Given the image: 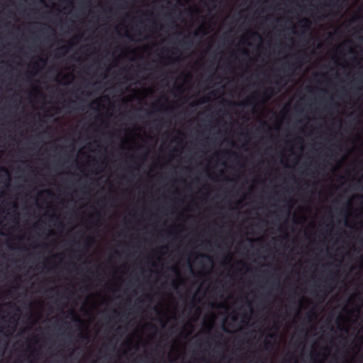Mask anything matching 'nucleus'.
I'll list each match as a JSON object with an SVG mask.
<instances>
[{
    "label": "nucleus",
    "mask_w": 363,
    "mask_h": 363,
    "mask_svg": "<svg viewBox=\"0 0 363 363\" xmlns=\"http://www.w3.org/2000/svg\"><path fill=\"white\" fill-rule=\"evenodd\" d=\"M79 337L83 340V341H88L89 340V337L87 335H85V334H80V336Z\"/></svg>",
    "instance_id": "obj_6"
},
{
    "label": "nucleus",
    "mask_w": 363,
    "mask_h": 363,
    "mask_svg": "<svg viewBox=\"0 0 363 363\" xmlns=\"http://www.w3.org/2000/svg\"><path fill=\"white\" fill-rule=\"evenodd\" d=\"M357 183V184L361 185L362 189H363V177L361 179H358Z\"/></svg>",
    "instance_id": "obj_8"
},
{
    "label": "nucleus",
    "mask_w": 363,
    "mask_h": 363,
    "mask_svg": "<svg viewBox=\"0 0 363 363\" xmlns=\"http://www.w3.org/2000/svg\"><path fill=\"white\" fill-rule=\"evenodd\" d=\"M200 256L203 257H206L209 261H211V258L209 256L205 255H200Z\"/></svg>",
    "instance_id": "obj_12"
},
{
    "label": "nucleus",
    "mask_w": 363,
    "mask_h": 363,
    "mask_svg": "<svg viewBox=\"0 0 363 363\" xmlns=\"http://www.w3.org/2000/svg\"><path fill=\"white\" fill-rule=\"evenodd\" d=\"M180 44L183 47H189L191 45V42L189 40V37H185L182 40H181Z\"/></svg>",
    "instance_id": "obj_4"
},
{
    "label": "nucleus",
    "mask_w": 363,
    "mask_h": 363,
    "mask_svg": "<svg viewBox=\"0 0 363 363\" xmlns=\"http://www.w3.org/2000/svg\"><path fill=\"white\" fill-rule=\"evenodd\" d=\"M76 320L79 321V322L80 321V320L79 318H77Z\"/></svg>",
    "instance_id": "obj_29"
},
{
    "label": "nucleus",
    "mask_w": 363,
    "mask_h": 363,
    "mask_svg": "<svg viewBox=\"0 0 363 363\" xmlns=\"http://www.w3.org/2000/svg\"><path fill=\"white\" fill-rule=\"evenodd\" d=\"M197 35H198V32L196 31L194 33V35L196 36Z\"/></svg>",
    "instance_id": "obj_25"
},
{
    "label": "nucleus",
    "mask_w": 363,
    "mask_h": 363,
    "mask_svg": "<svg viewBox=\"0 0 363 363\" xmlns=\"http://www.w3.org/2000/svg\"><path fill=\"white\" fill-rule=\"evenodd\" d=\"M13 207H14V208H16V203H13Z\"/></svg>",
    "instance_id": "obj_28"
},
{
    "label": "nucleus",
    "mask_w": 363,
    "mask_h": 363,
    "mask_svg": "<svg viewBox=\"0 0 363 363\" xmlns=\"http://www.w3.org/2000/svg\"><path fill=\"white\" fill-rule=\"evenodd\" d=\"M296 64H298L300 65L301 64V61H300V57H298L295 59V61L294 62H291V63H289L287 65V69L288 70H294L295 69V65Z\"/></svg>",
    "instance_id": "obj_1"
},
{
    "label": "nucleus",
    "mask_w": 363,
    "mask_h": 363,
    "mask_svg": "<svg viewBox=\"0 0 363 363\" xmlns=\"http://www.w3.org/2000/svg\"><path fill=\"white\" fill-rule=\"evenodd\" d=\"M311 315H313V316H315V313H314L313 312H311V313H309L308 314V318H311Z\"/></svg>",
    "instance_id": "obj_13"
},
{
    "label": "nucleus",
    "mask_w": 363,
    "mask_h": 363,
    "mask_svg": "<svg viewBox=\"0 0 363 363\" xmlns=\"http://www.w3.org/2000/svg\"><path fill=\"white\" fill-rule=\"evenodd\" d=\"M269 336V337H271V338H273V337H274V335L273 334H270Z\"/></svg>",
    "instance_id": "obj_21"
},
{
    "label": "nucleus",
    "mask_w": 363,
    "mask_h": 363,
    "mask_svg": "<svg viewBox=\"0 0 363 363\" xmlns=\"http://www.w3.org/2000/svg\"><path fill=\"white\" fill-rule=\"evenodd\" d=\"M40 62H43V64H45V61L43 59H40Z\"/></svg>",
    "instance_id": "obj_18"
},
{
    "label": "nucleus",
    "mask_w": 363,
    "mask_h": 363,
    "mask_svg": "<svg viewBox=\"0 0 363 363\" xmlns=\"http://www.w3.org/2000/svg\"><path fill=\"white\" fill-rule=\"evenodd\" d=\"M0 170H1V171H2V172H5V173H6V174H9V173H8V170H7L5 167H1V168L0 169Z\"/></svg>",
    "instance_id": "obj_11"
},
{
    "label": "nucleus",
    "mask_w": 363,
    "mask_h": 363,
    "mask_svg": "<svg viewBox=\"0 0 363 363\" xmlns=\"http://www.w3.org/2000/svg\"><path fill=\"white\" fill-rule=\"evenodd\" d=\"M209 101V97L205 96L203 99L199 101V104H204Z\"/></svg>",
    "instance_id": "obj_7"
},
{
    "label": "nucleus",
    "mask_w": 363,
    "mask_h": 363,
    "mask_svg": "<svg viewBox=\"0 0 363 363\" xmlns=\"http://www.w3.org/2000/svg\"><path fill=\"white\" fill-rule=\"evenodd\" d=\"M242 54L247 56L248 55V52L246 50H243Z\"/></svg>",
    "instance_id": "obj_15"
},
{
    "label": "nucleus",
    "mask_w": 363,
    "mask_h": 363,
    "mask_svg": "<svg viewBox=\"0 0 363 363\" xmlns=\"http://www.w3.org/2000/svg\"><path fill=\"white\" fill-rule=\"evenodd\" d=\"M37 66V63H35L33 67H35Z\"/></svg>",
    "instance_id": "obj_27"
},
{
    "label": "nucleus",
    "mask_w": 363,
    "mask_h": 363,
    "mask_svg": "<svg viewBox=\"0 0 363 363\" xmlns=\"http://www.w3.org/2000/svg\"><path fill=\"white\" fill-rule=\"evenodd\" d=\"M48 194H51L52 192L50 191H48Z\"/></svg>",
    "instance_id": "obj_26"
},
{
    "label": "nucleus",
    "mask_w": 363,
    "mask_h": 363,
    "mask_svg": "<svg viewBox=\"0 0 363 363\" xmlns=\"http://www.w3.org/2000/svg\"><path fill=\"white\" fill-rule=\"evenodd\" d=\"M291 205H289V206H288V208H287V212H288V213H289V211H290V210H291Z\"/></svg>",
    "instance_id": "obj_14"
},
{
    "label": "nucleus",
    "mask_w": 363,
    "mask_h": 363,
    "mask_svg": "<svg viewBox=\"0 0 363 363\" xmlns=\"http://www.w3.org/2000/svg\"><path fill=\"white\" fill-rule=\"evenodd\" d=\"M59 51L63 50V54L67 50V47L66 46H62L58 49Z\"/></svg>",
    "instance_id": "obj_9"
},
{
    "label": "nucleus",
    "mask_w": 363,
    "mask_h": 363,
    "mask_svg": "<svg viewBox=\"0 0 363 363\" xmlns=\"http://www.w3.org/2000/svg\"><path fill=\"white\" fill-rule=\"evenodd\" d=\"M84 246L86 247V248H87L89 247V244L87 242H85Z\"/></svg>",
    "instance_id": "obj_19"
},
{
    "label": "nucleus",
    "mask_w": 363,
    "mask_h": 363,
    "mask_svg": "<svg viewBox=\"0 0 363 363\" xmlns=\"http://www.w3.org/2000/svg\"><path fill=\"white\" fill-rule=\"evenodd\" d=\"M357 198L363 199V196H357Z\"/></svg>",
    "instance_id": "obj_23"
},
{
    "label": "nucleus",
    "mask_w": 363,
    "mask_h": 363,
    "mask_svg": "<svg viewBox=\"0 0 363 363\" xmlns=\"http://www.w3.org/2000/svg\"><path fill=\"white\" fill-rule=\"evenodd\" d=\"M265 345H266L267 347V346H269V342H265Z\"/></svg>",
    "instance_id": "obj_22"
},
{
    "label": "nucleus",
    "mask_w": 363,
    "mask_h": 363,
    "mask_svg": "<svg viewBox=\"0 0 363 363\" xmlns=\"http://www.w3.org/2000/svg\"><path fill=\"white\" fill-rule=\"evenodd\" d=\"M302 56L303 57H306V52H302Z\"/></svg>",
    "instance_id": "obj_20"
},
{
    "label": "nucleus",
    "mask_w": 363,
    "mask_h": 363,
    "mask_svg": "<svg viewBox=\"0 0 363 363\" xmlns=\"http://www.w3.org/2000/svg\"><path fill=\"white\" fill-rule=\"evenodd\" d=\"M252 34H253V35L260 38L259 35L257 33L254 32Z\"/></svg>",
    "instance_id": "obj_17"
},
{
    "label": "nucleus",
    "mask_w": 363,
    "mask_h": 363,
    "mask_svg": "<svg viewBox=\"0 0 363 363\" xmlns=\"http://www.w3.org/2000/svg\"><path fill=\"white\" fill-rule=\"evenodd\" d=\"M93 104H96L99 105V101L98 99H97V100H95V101L93 102Z\"/></svg>",
    "instance_id": "obj_16"
},
{
    "label": "nucleus",
    "mask_w": 363,
    "mask_h": 363,
    "mask_svg": "<svg viewBox=\"0 0 363 363\" xmlns=\"http://www.w3.org/2000/svg\"><path fill=\"white\" fill-rule=\"evenodd\" d=\"M272 94H273V89L268 88L263 94V98L264 99L265 101H267L268 99H269V98Z\"/></svg>",
    "instance_id": "obj_3"
},
{
    "label": "nucleus",
    "mask_w": 363,
    "mask_h": 363,
    "mask_svg": "<svg viewBox=\"0 0 363 363\" xmlns=\"http://www.w3.org/2000/svg\"><path fill=\"white\" fill-rule=\"evenodd\" d=\"M51 217H52V218L55 217L56 218H57V219H58V217H57V216H56L55 215H52V216H51Z\"/></svg>",
    "instance_id": "obj_24"
},
{
    "label": "nucleus",
    "mask_w": 363,
    "mask_h": 363,
    "mask_svg": "<svg viewBox=\"0 0 363 363\" xmlns=\"http://www.w3.org/2000/svg\"><path fill=\"white\" fill-rule=\"evenodd\" d=\"M301 27L303 29V30H306V29H308L309 28V26H310V21L308 19V18H303L301 21Z\"/></svg>",
    "instance_id": "obj_2"
},
{
    "label": "nucleus",
    "mask_w": 363,
    "mask_h": 363,
    "mask_svg": "<svg viewBox=\"0 0 363 363\" xmlns=\"http://www.w3.org/2000/svg\"><path fill=\"white\" fill-rule=\"evenodd\" d=\"M171 269H172V271H173V272H175L176 274H179V272H178V270H177V268H175V267H172V268H171Z\"/></svg>",
    "instance_id": "obj_10"
},
{
    "label": "nucleus",
    "mask_w": 363,
    "mask_h": 363,
    "mask_svg": "<svg viewBox=\"0 0 363 363\" xmlns=\"http://www.w3.org/2000/svg\"><path fill=\"white\" fill-rule=\"evenodd\" d=\"M252 99H253V96L249 97L244 102H242V104L244 106L251 105L253 103Z\"/></svg>",
    "instance_id": "obj_5"
}]
</instances>
